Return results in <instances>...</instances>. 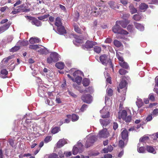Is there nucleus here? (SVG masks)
Wrapping results in <instances>:
<instances>
[{
  "mask_svg": "<svg viewBox=\"0 0 158 158\" xmlns=\"http://www.w3.org/2000/svg\"><path fill=\"white\" fill-rule=\"evenodd\" d=\"M119 72L121 75H125L127 72V70L123 69H120L119 70Z\"/></svg>",
  "mask_w": 158,
  "mask_h": 158,
  "instance_id": "nucleus-49",
  "label": "nucleus"
},
{
  "mask_svg": "<svg viewBox=\"0 0 158 158\" xmlns=\"http://www.w3.org/2000/svg\"><path fill=\"white\" fill-rule=\"evenodd\" d=\"M118 24H116V22L115 24L112 28V30L115 33L118 34L121 29L120 26L118 25Z\"/></svg>",
  "mask_w": 158,
  "mask_h": 158,
  "instance_id": "nucleus-16",
  "label": "nucleus"
},
{
  "mask_svg": "<svg viewBox=\"0 0 158 158\" xmlns=\"http://www.w3.org/2000/svg\"><path fill=\"white\" fill-rule=\"evenodd\" d=\"M89 84V81L87 78H84L82 81V84L83 86L86 87L88 86Z\"/></svg>",
  "mask_w": 158,
  "mask_h": 158,
  "instance_id": "nucleus-33",
  "label": "nucleus"
},
{
  "mask_svg": "<svg viewBox=\"0 0 158 158\" xmlns=\"http://www.w3.org/2000/svg\"><path fill=\"white\" fill-rule=\"evenodd\" d=\"M82 80V78L79 76H77L75 78V82L78 84L80 85L81 83Z\"/></svg>",
  "mask_w": 158,
  "mask_h": 158,
  "instance_id": "nucleus-39",
  "label": "nucleus"
},
{
  "mask_svg": "<svg viewBox=\"0 0 158 158\" xmlns=\"http://www.w3.org/2000/svg\"><path fill=\"white\" fill-rule=\"evenodd\" d=\"M95 139L96 137L94 136H93L88 139L85 144V148H87L92 145L95 141Z\"/></svg>",
  "mask_w": 158,
  "mask_h": 158,
  "instance_id": "nucleus-6",
  "label": "nucleus"
},
{
  "mask_svg": "<svg viewBox=\"0 0 158 158\" xmlns=\"http://www.w3.org/2000/svg\"><path fill=\"white\" fill-rule=\"evenodd\" d=\"M40 41V39L37 37L31 38L29 40L30 43L31 44L38 43Z\"/></svg>",
  "mask_w": 158,
  "mask_h": 158,
  "instance_id": "nucleus-18",
  "label": "nucleus"
},
{
  "mask_svg": "<svg viewBox=\"0 0 158 158\" xmlns=\"http://www.w3.org/2000/svg\"><path fill=\"white\" fill-rule=\"evenodd\" d=\"M146 150L149 152L155 154L156 152L155 149L152 146H147L146 147Z\"/></svg>",
  "mask_w": 158,
  "mask_h": 158,
  "instance_id": "nucleus-21",
  "label": "nucleus"
},
{
  "mask_svg": "<svg viewBox=\"0 0 158 158\" xmlns=\"http://www.w3.org/2000/svg\"><path fill=\"white\" fill-rule=\"evenodd\" d=\"M55 25L58 27L62 26L60 19L59 17H57L56 18Z\"/></svg>",
  "mask_w": 158,
  "mask_h": 158,
  "instance_id": "nucleus-26",
  "label": "nucleus"
},
{
  "mask_svg": "<svg viewBox=\"0 0 158 158\" xmlns=\"http://www.w3.org/2000/svg\"><path fill=\"white\" fill-rule=\"evenodd\" d=\"M100 122L101 124L104 126H106L109 123L107 120H103L102 119H100Z\"/></svg>",
  "mask_w": 158,
  "mask_h": 158,
  "instance_id": "nucleus-36",
  "label": "nucleus"
},
{
  "mask_svg": "<svg viewBox=\"0 0 158 158\" xmlns=\"http://www.w3.org/2000/svg\"><path fill=\"white\" fill-rule=\"evenodd\" d=\"M107 94L109 96H111L113 94V90L110 88H107L106 90Z\"/></svg>",
  "mask_w": 158,
  "mask_h": 158,
  "instance_id": "nucleus-38",
  "label": "nucleus"
},
{
  "mask_svg": "<svg viewBox=\"0 0 158 158\" xmlns=\"http://www.w3.org/2000/svg\"><path fill=\"white\" fill-rule=\"evenodd\" d=\"M152 119V114L149 115L146 118V119L147 121L148 122L151 121Z\"/></svg>",
  "mask_w": 158,
  "mask_h": 158,
  "instance_id": "nucleus-58",
  "label": "nucleus"
},
{
  "mask_svg": "<svg viewBox=\"0 0 158 158\" xmlns=\"http://www.w3.org/2000/svg\"><path fill=\"white\" fill-rule=\"evenodd\" d=\"M148 99L150 100H151L152 101H154L155 98L153 94H150L149 95Z\"/></svg>",
  "mask_w": 158,
  "mask_h": 158,
  "instance_id": "nucleus-54",
  "label": "nucleus"
},
{
  "mask_svg": "<svg viewBox=\"0 0 158 158\" xmlns=\"http://www.w3.org/2000/svg\"><path fill=\"white\" fill-rule=\"evenodd\" d=\"M108 136V132L106 129H103L99 131V137L100 138H106Z\"/></svg>",
  "mask_w": 158,
  "mask_h": 158,
  "instance_id": "nucleus-8",
  "label": "nucleus"
},
{
  "mask_svg": "<svg viewBox=\"0 0 158 158\" xmlns=\"http://www.w3.org/2000/svg\"><path fill=\"white\" fill-rule=\"evenodd\" d=\"M118 145L120 148H123L124 147V141L122 140H119Z\"/></svg>",
  "mask_w": 158,
  "mask_h": 158,
  "instance_id": "nucleus-52",
  "label": "nucleus"
},
{
  "mask_svg": "<svg viewBox=\"0 0 158 158\" xmlns=\"http://www.w3.org/2000/svg\"><path fill=\"white\" fill-rule=\"evenodd\" d=\"M127 82L125 80H122L118 86L117 87V91L119 93L122 92L123 95H125L126 94V92L127 88Z\"/></svg>",
  "mask_w": 158,
  "mask_h": 158,
  "instance_id": "nucleus-1",
  "label": "nucleus"
},
{
  "mask_svg": "<svg viewBox=\"0 0 158 158\" xmlns=\"http://www.w3.org/2000/svg\"><path fill=\"white\" fill-rule=\"evenodd\" d=\"M129 8L130 10V12L132 14L136 12L137 10L134 7L132 4H131L130 5Z\"/></svg>",
  "mask_w": 158,
  "mask_h": 158,
  "instance_id": "nucleus-25",
  "label": "nucleus"
},
{
  "mask_svg": "<svg viewBox=\"0 0 158 158\" xmlns=\"http://www.w3.org/2000/svg\"><path fill=\"white\" fill-rule=\"evenodd\" d=\"M38 52L41 54H46L48 53V51L46 48H41Z\"/></svg>",
  "mask_w": 158,
  "mask_h": 158,
  "instance_id": "nucleus-37",
  "label": "nucleus"
},
{
  "mask_svg": "<svg viewBox=\"0 0 158 158\" xmlns=\"http://www.w3.org/2000/svg\"><path fill=\"white\" fill-rule=\"evenodd\" d=\"M57 30L60 34L62 35L66 33V31L64 27L63 26L57 27Z\"/></svg>",
  "mask_w": 158,
  "mask_h": 158,
  "instance_id": "nucleus-17",
  "label": "nucleus"
},
{
  "mask_svg": "<svg viewBox=\"0 0 158 158\" xmlns=\"http://www.w3.org/2000/svg\"><path fill=\"white\" fill-rule=\"evenodd\" d=\"M148 7V5L144 3H142L140 6V8L142 10L146 9Z\"/></svg>",
  "mask_w": 158,
  "mask_h": 158,
  "instance_id": "nucleus-48",
  "label": "nucleus"
},
{
  "mask_svg": "<svg viewBox=\"0 0 158 158\" xmlns=\"http://www.w3.org/2000/svg\"><path fill=\"white\" fill-rule=\"evenodd\" d=\"M70 38L73 37L74 38V40H73V42L75 45H77V43L82 44L83 42V40L79 38V37L77 35L74 34H71L70 35Z\"/></svg>",
  "mask_w": 158,
  "mask_h": 158,
  "instance_id": "nucleus-7",
  "label": "nucleus"
},
{
  "mask_svg": "<svg viewBox=\"0 0 158 158\" xmlns=\"http://www.w3.org/2000/svg\"><path fill=\"white\" fill-rule=\"evenodd\" d=\"M52 137L51 136H46L44 139V142L47 143L51 140Z\"/></svg>",
  "mask_w": 158,
  "mask_h": 158,
  "instance_id": "nucleus-45",
  "label": "nucleus"
},
{
  "mask_svg": "<svg viewBox=\"0 0 158 158\" xmlns=\"http://www.w3.org/2000/svg\"><path fill=\"white\" fill-rule=\"evenodd\" d=\"M38 92L39 94V96L40 97H43V96L44 95V91L43 89L39 88L38 89Z\"/></svg>",
  "mask_w": 158,
  "mask_h": 158,
  "instance_id": "nucleus-50",
  "label": "nucleus"
},
{
  "mask_svg": "<svg viewBox=\"0 0 158 158\" xmlns=\"http://www.w3.org/2000/svg\"><path fill=\"white\" fill-rule=\"evenodd\" d=\"M109 117V112H107L106 114H103L102 115L101 117L103 118H107Z\"/></svg>",
  "mask_w": 158,
  "mask_h": 158,
  "instance_id": "nucleus-57",
  "label": "nucleus"
},
{
  "mask_svg": "<svg viewBox=\"0 0 158 158\" xmlns=\"http://www.w3.org/2000/svg\"><path fill=\"white\" fill-rule=\"evenodd\" d=\"M8 73V72L6 69H2L1 71V76L3 78H6Z\"/></svg>",
  "mask_w": 158,
  "mask_h": 158,
  "instance_id": "nucleus-29",
  "label": "nucleus"
},
{
  "mask_svg": "<svg viewBox=\"0 0 158 158\" xmlns=\"http://www.w3.org/2000/svg\"><path fill=\"white\" fill-rule=\"evenodd\" d=\"M29 48L30 49L36 50L37 49L39 48L40 47L38 45L32 44L29 45Z\"/></svg>",
  "mask_w": 158,
  "mask_h": 158,
  "instance_id": "nucleus-43",
  "label": "nucleus"
},
{
  "mask_svg": "<svg viewBox=\"0 0 158 158\" xmlns=\"http://www.w3.org/2000/svg\"><path fill=\"white\" fill-rule=\"evenodd\" d=\"M141 18V16L139 15L135 14L133 17V19L135 21H139Z\"/></svg>",
  "mask_w": 158,
  "mask_h": 158,
  "instance_id": "nucleus-41",
  "label": "nucleus"
},
{
  "mask_svg": "<svg viewBox=\"0 0 158 158\" xmlns=\"http://www.w3.org/2000/svg\"><path fill=\"white\" fill-rule=\"evenodd\" d=\"M104 157L105 158H111L112 156L111 154H107L105 155Z\"/></svg>",
  "mask_w": 158,
  "mask_h": 158,
  "instance_id": "nucleus-64",
  "label": "nucleus"
},
{
  "mask_svg": "<svg viewBox=\"0 0 158 158\" xmlns=\"http://www.w3.org/2000/svg\"><path fill=\"white\" fill-rule=\"evenodd\" d=\"M130 22V21L128 20H126L123 21H117L116 24H119L123 28L127 27V25Z\"/></svg>",
  "mask_w": 158,
  "mask_h": 158,
  "instance_id": "nucleus-10",
  "label": "nucleus"
},
{
  "mask_svg": "<svg viewBox=\"0 0 158 158\" xmlns=\"http://www.w3.org/2000/svg\"><path fill=\"white\" fill-rule=\"evenodd\" d=\"M149 139V137L148 136H144L141 138L139 141L142 142H145Z\"/></svg>",
  "mask_w": 158,
  "mask_h": 158,
  "instance_id": "nucleus-44",
  "label": "nucleus"
},
{
  "mask_svg": "<svg viewBox=\"0 0 158 158\" xmlns=\"http://www.w3.org/2000/svg\"><path fill=\"white\" fill-rule=\"evenodd\" d=\"M73 26L74 30L76 32L80 34L82 33V31L77 25H74Z\"/></svg>",
  "mask_w": 158,
  "mask_h": 158,
  "instance_id": "nucleus-32",
  "label": "nucleus"
},
{
  "mask_svg": "<svg viewBox=\"0 0 158 158\" xmlns=\"http://www.w3.org/2000/svg\"><path fill=\"white\" fill-rule=\"evenodd\" d=\"M65 144V141L64 139H60L57 143L56 147L60 148L63 147Z\"/></svg>",
  "mask_w": 158,
  "mask_h": 158,
  "instance_id": "nucleus-19",
  "label": "nucleus"
},
{
  "mask_svg": "<svg viewBox=\"0 0 158 158\" xmlns=\"http://www.w3.org/2000/svg\"><path fill=\"white\" fill-rule=\"evenodd\" d=\"M130 14H123L122 18L124 20H128L127 19L130 17Z\"/></svg>",
  "mask_w": 158,
  "mask_h": 158,
  "instance_id": "nucleus-53",
  "label": "nucleus"
},
{
  "mask_svg": "<svg viewBox=\"0 0 158 158\" xmlns=\"http://www.w3.org/2000/svg\"><path fill=\"white\" fill-rule=\"evenodd\" d=\"M59 60V55L56 52H52L50 56L47 59V62L49 64H51L53 62H56Z\"/></svg>",
  "mask_w": 158,
  "mask_h": 158,
  "instance_id": "nucleus-2",
  "label": "nucleus"
},
{
  "mask_svg": "<svg viewBox=\"0 0 158 158\" xmlns=\"http://www.w3.org/2000/svg\"><path fill=\"white\" fill-rule=\"evenodd\" d=\"M121 136L122 139L124 141L128 140V132L127 130L124 128L121 133Z\"/></svg>",
  "mask_w": 158,
  "mask_h": 158,
  "instance_id": "nucleus-9",
  "label": "nucleus"
},
{
  "mask_svg": "<svg viewBox=\"0 0 158 158\" xmlns=\"http://www.w3.org/2000/svg\"><path fill=\"white\" fill-rule=\"evenodd\" d=\"M134 24L135 28L139 30H142L144 29V27L140 23L134 22Z\"/></svg>",
  "mask_w": 158,
  "mask_h": 158,
  "instance_id": "nucleus-22",
  "label": "nucleus"
},
{
  "mask_svg": "<svg viewBox=\"0 0 158 158\" xmlns=\"http://www.w3.org/2000/svg\"><path fill=\"white\" fill-rule=\"evenodd\" d=\"M137 147V150L138 152L141 153H144L145 152L146 149H145L143 147H140V144L139 143L138 144Z\"/></svg>",
  "mask_w": 158,
  "mask_h": 158,
  "instance_id": "nucleus-27",
  "label": "nucleus"
},
{
  "mask_svg": "<svg viewBox=\"0 0 158 158\" xmlns=\"http://www.w3.org/2000/svg\"><path fill=\"white\" fill-rule=\"evenodd\" d=\"M8 9V7L5 6L2 7L0 9V11L2 12H4L7 9Z\"/></svg>",
  "mask_w": 158,
  "mask_h": 158,
  "instance_id": "nucleus-61",
  "label": "nucleus"
},
{
  "mask_svg": "<svg viewBox=\"0 0 158 158\" xmlns=\"http://www.w3.org/2000/svg\"><path fill=\"white\" fill-rule=\"evenodd\" d=\"M98 24V21L97 20H96L94 21L93 23V24H92V27H94V28H95V27H97Z\"/></svg>",
  "mask_w": 158,
  "mask_h": 158,
  "instance_id": "nucleus-63",
  "label": "nucleus"
},
{
  "mask_svg": "<svg viewBox=\"0 0 158 158\" xmlns=\"http://www.w3.org/2000/svg\"><path fill=\"white\" fill-rule=\"evenodd\" d=\"M31 23L32 25H34L37 27L41 26L42 23L36 18H35L33 21H31Z\"/></svg>",
  "mask_w": 158,
  "mask_h": 158,
  "instance_id": "nucleus-20",
  "label": "nucleus"
},
{
  "mask_svg": "<svg viewBox=\"0 0 158 158\" xmlns=\"http://www.w3.org/2000/svg\"><path fill=\"white\" fill-rule=\"evenodd\" d=\"M99 60L103 64L106 65L108 63L107 56L106 54H103L99 57Z\"/></svg>",
  "mask_w": 158,
  "mask_h": 158,
  "instance_id": "nucleus-12",
  "label": "nucleus"
},
{
  "mask_svg": "<svg viewBox=\"0 0 158 158\" xmlns=\"http://www.w3.org/2000/svg\"><path fill=\"white\" fill-rule=\"evenodd\" d=\"M20 48L19 46H15L13 47L10 50V52H15L18 50Z\"/></svg>",
  "mask_w": 158,
  "mask_h": 158,
  "instance_id": "nucleus-42",
  "label": "nucleus"
},
{
  "mask_svg": "<svg viewBox=\"0 0 158 158\" xmlns=\"http://www.w3.org/2000/svg\"><path fill=\"white\" fill-rule=\"evenodd\" d=\"M78 147L74 146L73 149V153L76 155L78 152H81L83 151L82 147L83 145L81 142H78L77 144Z\"/></svg>",
  "mask_w": 158,
  "mask_h": 158,
  "instance_id": "nucleus-3",
  "label": "nucleus"
},
{
  "mask_svg": "<svg viewBox=\"0 0 158 158\" xmlns=\"http://www.w3.org/2000/svg\"><path fill=\"white\" fill-rule=\"evenodd\" d=\"M96 44L97 43L96 42L87 40L85 44L82 45V48L83 49H90L93 48Z\"/></svg>",
  "mask_w": 158,
  "mask_h": 158,
  "instance_id": "nucleus-4",
  "label": "nucleus"
},
{
  "mask_svg": "<svg viewBox=\"0 0 158 158\" xmlns=\"http://www.w3.org/2000/svg\"><path fill=\"white\" fill-rule=\"evenodd\" d=\"M133 26L132 25L129 24L127 26V29L130 32L133 31Z\"/></svg>",
  "mask_w": 158,
  "mask_h": 158,
  "instance_id": "nucleus-51",
  "label": "nucleus"
},
{
  "mask_svg": "<svg viewBox=\"0 0 158 158\" xmlns=\"http://www.w3.org/2000/svg\"><path fill=\"white\" fill-rule=\"evenodd\" d=\"M91 13L95 17L101 15L102 13L100 9H98L95 7H94L92 9Z\"/></svg>",
  "mask_w": 158,
  "mask_h": 158,
  "instance_id": "nucleus-11",
  "label": "nucleus"
},
{
  "mask_svg": "<svg viewBox=\"0 0 158 158\" xmlns=\"http://www.w3.org/2000/svg\"><path fill=\"white\" fill-rule=\"evenodd\" d=\"M114 44L116 47L118 48L120 47L122 45L121 42L117 40H114Z\"/></svg>",
  "mask_w": 158,
  "mask_h": 158,
  "instance_id": "nucleus-34",
  "label": "nucleus"
},
{
  "mask_svg": "<svg viewBox=\"0 0 158 158\" xmlns=\"http://www.w3.org/2000/svg\"><path fill=\"white\" fill-rule=\"evenodd\" d=\"M79 118V117L78 115L75 114H73L72 116V121H77Z\"/></svg>",
  "mask_w": 158,
  "mask_h": 158,
  "instance_id": "nucleus-46",
  "label": "nucleus"
},
{
  "mask_svg": "<svg viewBox=\"0 0 158 158\" xmlns=\"http://www.w3.org/2000/svg\"><path fill=\"white\" fill-rule=\"evenodd\" d=\"M10 25V23H6L5 24L0 27V33L7 30L9 28Z\"/></svg>",
  "mask_w": 158,
  "mask_h": 158,
  "instance_id": "nucleus-14",
  "label": "nucleus"
},
{
  "mask_svg": "<svg viewBox=\"0 0 158 158\" xmlns=\"http://www.w3.org/2000/svg\"><path fill=\"white\" fill-rule=\"evenodd\" d=\"M108 4L110 7L113 9H115L116 8L118 9L120 6L119 4H116L113 1H110L108 2Z\"/></svg>",
  "mask_w": 158,
  "mask_h": 158,
  "instance_id": "nucleus-15",
  "label": "nucleus"
},
{
  "mask_svg": "<svg viewBox=\"0 0 158 158\" xmlns=\"http://www.w3.org/2000/svg\"><path fill=\"white\" fill-rule=\"evenodd\" d=\"M127 115V111L125 110H123L118 112V118L119 119L122 118L123 119Z\"/></svg>",
  "mask_w": 158,
  "mask_h": 158,
  "instance_id": "nucleus-13",
  "label": "nucleus"
},
{
  "mask_svg": "<svg viewBox=\"0 0 158 158\" xmlns=\"http://www.w3.org/2000/svg\"><path fill=\"white\" fill-rule=\"evenodd\" d=\"M14 140L13 139H10L9 140V143L10 145L12 147H13L14 145Z\"/></svg>",
  "mask_w": 158,
  "mask_h": 158,
  "instance_id": "nucleus-59",
  "label": "nucleus"
},
{
  "mask_svg": "<svg viewBox=\"0 0 158 158\" xmlns=\"http://www.w3.org/2000/svg\"><path fill=\"white\" fill-rule=\"evenodd\" d=\"M64 64L63 62H59L55 64V66L58 69H62L64 68Z\"/></svg>",
  "mask_w": 158,
  "mask_h": 158,
  "instance_id": "nucleus-24",
  "label": "nucleus"
},
{
  "mask_svg": "<svg viewBox=\"0 0 158 158\" xmlns=\"http://www.w3.org/2000/svg\"><path fill=\"white\" fill-rule=\"evenodd\" d=\"M60 130V127H56L52 128L51 132L53 134H55L58 132Z\"/></svg>",
  "mask_w": 158,
  "mask_h": 158,
  "instance_id": "nucleus-30",
  "label": "nucleus"
},
{
  "mask_svg": "<svg viewBox=\"0 0 158 158\" xmlns=\"http://www.w3.org/2000/svg\"><path fill=\"white\" fill-rule=\"evenodd\" d=\"M48 158H59L58 155L56 153H52L49 156Z\"/></svg>",
  "mask_w": 158,
  "mask_h": 158,
  "instance_id": "nucleus-55",
  "label": "nucleus"
},
{
  "mask_svg": "<svg viewBox=\"0 0 158 158\" xmlns=\"http://www.w3.org/2000/svg\"><path fill=\"white\" fill-rule=\"evenodd\" d=\"M120 54L121 55L122 54L120 52L118 53L116 52V56L117 58L119 61V62H123V61H124V59L123 56L121 55H120Z\"/></svg>",
  "mask_w": 158,
  "mask_h": 158,
  "instance_id": "nucleus-28",
  "label": "nucleus"
},
{
  "mask_svg": "<svg viewBox=\"0 0 158 158\" xmlns=\"http://www.w3.org/2000/svg\"><path fill=\"white\" fill-rule=\"evenodd\" d=\"M118 127V125L117 123L114 122L113 123V129L115 130Z\"/></svg>",
  "mask_w": 158,
  "mask_h": 158,
  "instance_id": "nucleus-62",
  "label": "nucleus"
},
{
  "mask_svg": "<svg viewBox=\"0 0 158 158\" xmlns=\"http://www.w3.org/2000/svg\"><path fill=\"white\" fill-rule=\"evenodd\" d=\"M87 107V105L84 104L82 106L81 108V110L82 111H83L85 110V109Z\"/></svg>",
  "mask_w": 158,
  "mask_h": 158,
  "instance_id": "nucleus-60",
  "label": "nucleus"
},
{
  "mask_svg": "<svg viewBox=\"0 0 158 158\" xmlns=\"http://www.w3.org/2000/svg\"><path fill=\"white\" fill-rule=\"evenodd\" d=\"M132 120V116L131 115L126 116L123 120L126 123H129L131 122Z\"/></svg>",
  "mask_w": 158,
  "mask_h": 158,
  "instance_id": "nucleus-35",
  "label": "nucleus"
},
{
  "mask_svg": "<svg viewBox=\"0 0 158 158\" xmlns=\"http://www.w3.org/2000/svg\"><path fill=\"white\" fill-rule=\"evenodd\" d=\"M18 44L20 45V46H25L28 45V42L27 41H19L18 42Z\"/></svg>",
  "mask_w": 158,
  "mask_h": 158,
  "instance_id": "nucleus-31",
  "label": "nucleus"
},
{
  "mask_svg": "<svg viewBox=\"0 0 158 158\" xmlns=\"http://www.w3.org/2000/svg\"><path fill=\"white\" fill-rule=\"evenodd\" d=\"M120 2L124 6H126L128 3V1L127 0H120Z\"/></svg>",
  "mask_w": 158,
  "mask_h": 158,
  "instance_id": "nucleus-56",
  "label": "nucleus"
},
{
  "mask_svg": "<svg viewBox=\"0 0 158 158\" xmlns=\"http://www.w3.org/2000/svg\"><path fill=\"white\" fill-rule=\"evenodd\" d=\"M118 34L122 35H127L128 34V32L126 30L121 28Z\"/></svg>",
  "mask_w": 158,
  "mask_h": 158,
  "instance_id": "nucleus-47",
  "label": "nucleus"
},
{
  "mask_svg": "<svg viewBox=\"0 0 158 158\" xmlns=\"http://www.w3.org/2000/svg\"><path fill=\"white\" fill-rule=\"evenodd\" d=\"M119 64L122 68L124 69H127L129 68V66L128 64L124 61L122 62H119Z\"/></svg>",
  "mask_w": 158,
  "mask_h": 158,
  "instance_id": "nucleus-23",
  "label": "nucleus"
},
{
  "mask_svg": "<svg viewBox=\"0 0 158 158\" xmlns=\"http://www.w3.org/2000/svg\"><path fill=\"white\" fill-rule=\"evenodd\" d=\"M81 99L84 102L88 104L90 103L92 101V97L90 94L83 95Z\"/></svg>",
  "mask_w": 158,
  "mask_h": 158,
  "instance_id": "nucleus-5",
  "label": "nucleus"
},
{
  "mask_svg": "<svg viewBox=\"0 0 158 158\" xmlns=\"http://www.w3.org/2000/svg\"><path fill=\"white\" fill-rule=\"evenodd\" d=\"M94 50L96 53H99L101 50V47L98 46H95L94 48Z\"/></svg>",
  "mask_w": 158,
  "mask_h": 158,
  "instance_id": "nucleus-40",
  "label": "nucleus"
}]
</instances>
